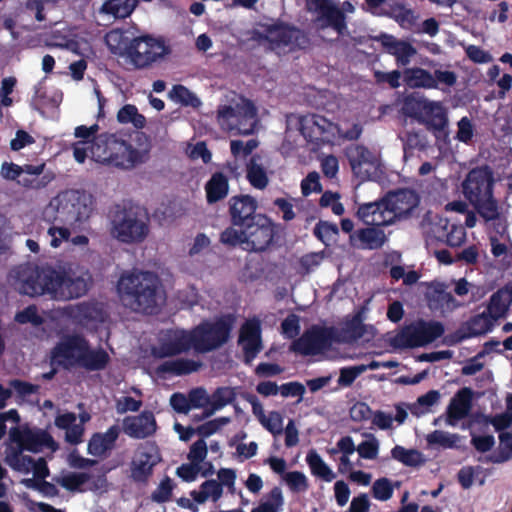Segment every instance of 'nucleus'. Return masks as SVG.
I'll use <instances>...</instances> for the list:
<instances>
[{"mask_svg": "<svg viewBox=\"0 0 512 512\" xmlns=\"http://www.w3.org/2000/svg\"><path fill=\"white\" fill-rule=\"evenodd\" d=\"M17 279L21 294L30 297L47 295L56 301L81 298L92 285L88 269L65 261L20 266Z\"/></svg>", "mask_w": 512, "mask_h": 512, "instance_id": "nucleus-1", "label": "nucleus"}, {"mask_svg": "<svg viewBox=\"0 0 512 512\" xmlns=\"http://www.w3.org/2000/svg\"><path fill=\"white\" fill-rule=\"evenodd\" d=\"M418 194L409 188L388 192L384 197L358 205L356 217L365 225L389 226L407 219L419 205Z\"/></svg>", "mask_w": 512, "mask_h": 512, "instance_id": "nucleus-2", "label": "nucleus"}, {"mask_svg": "<svg viewBox=\"0 0 512 512\" xmlns=\"http://www.w3.org/2000/svg\"><path fill=\"white\" fill-rule=\"evenodd\" d=\"M50 355L51 362L64 369L80 367L87 371H101L110 362V356L103 348H92L86 337L79 333L63 335Z\"/></svg>", "mask_w": 512, "mask_h": 512, "instance_id": "nucleus-3", "label": "nucleus"}, {"mask_svg": "<svg viewBox=\"0 0 512 512\" xmlns=\"http://www.w3.org/2000/svg\"><path fill=\"white\" fill-rule=\"evenodd\" d=\"M495 179L488 165L471 169L462 182L465 199L486 222L500 218V208L494 197Z\"/></svg>", "mask_w": 512, "mask_h": 512, "instance_id": "nucleus-4", "label": "nucleus"}, {"mask_svg": "<svg viewBox=\"0 0 512 512\" xmlns=\"http://www.w3.org/2000/svg\"><path fill=\"white\" fill-rule=\"evenodd\" d=\"M276 234L277 224L266 214H260L241 229L226 227L219 241L227 248L240 246L245 251L261 253L273 245Z\"/></svg>", "mask_w": 512, "mask_h": 512, "instance_id": "nucleus-5", "label": "nucleus"}, {"mask_svg": "<svg viewBox=\"0 0 512 512\" xmlns=\"http://www.w3.org/2000/svg\"><path fill=\"white\" fill-rule=\"evenodd\" d=\"M118 292L131 309L153 314L158 307L159 279L149 271L129 273L119 279Z\"/></svg>", "mask_w": 512, "mask_h": 512, "instance_id": "nucleus-6", "label": "nucleus"}, {"mask_svg": "<svg viewBox=\"0 0 512 512\" xmlns=\"http://www.w3.org/2000/svg\"><path fill=\"white\" fill-rule=\"evenodd\" d=\"M91 158L98 163L130 170L142 161L133 145L111 133H101L90 145Z\"/></svg>", "mask_w": 512, "mask_h": 512, "instance_id": "nucleus-7", "label": "nucleus"}, {"mask_svg": "<svg viewBox=\"0 0 512 512\" xmlns=\"http://www.w3.org/2000/svg\"><path fill=\"white\" fill-rule=\"evenodd\" d=\"M105 38L112 52L116 53L118 49L121 50L120 55L126 56L137 69L149 67L166 53L164 43L149 35L135 37L129 42L123 43V47H120L122 38L120 33L111 31Z\"/></svg>", "mask_w": 512, "mask_h": 512, "instance_id": "nucleus-8", "label": "nucleus"}, {"mask_svg": "<svg viewBox=\"0 0 512 512\" xmlns=\"http://www.w3.org/2000/svg\"><path fill=\"white\" fill-rule=\"evenodd\" d=\"M111 235L121 243L137 244L149 234V219L133 205L117 204L111 213Z\"/></svg>", "mask_w": 512, "mask_h": 512, "instance_id": "nucleus-9", "label": "nucleus"}, {"mask_svg": "<svg viewBox=\"0 0 512 512\" xmlns=\"http://www.w3.org/2000/svg\"><path fill=\"white\" fill-rule=\"evenodd\" d=\"M53 202L56 205L55 221L72 228H80L89 220L94 210L93 196L83 190H65Z\"/></svg>", "mask_w": 512, "mask_h": 512, "instance_id": "nucleus-10", "label": "nucleus"}, {"mask_svg": "<svg viewBox=\"0 0 512 512\" xmlns=\"http://www.w3.org/2000/svg\"><path fill=\"white\" fill-rule=\"evenodd\" d=\"M233 327L231 315L222 316L214 321L204 320L190 329L194 351L205 354L222 347L230 338Z\"/></svg>", "mask_w": 512, "mask_h": 512, "instance_id": "nucleus-11", "label": "nucleus"}, {"mask_svg": "<svg viewBox=\"0 0 512 512\" xmlns=\"http://www.w3.org/2000/svg\"><path fill=\"white\" fill-rule=\"evenodd\" d=\"M335 338L334 327L312 325L291 343L289 349L303 356H315L328 350Z\"/></svg>", "mask_w": 512, "mask_h": 512, "instance_id": "nucleus-12", "label": "nucleus"}, {"mask_svg": "<svg viewBox=\"0 0 512 512\" xmlns=\"http://www.w3.org/2000/svg\"><path fill=\"white\" fill-rule=\"evenodd\" d=\"M299 131L307 142L320 147L331 143L340 127L322 115L311 113L299 118Z\"/></svg>", "mask_w": 512, "mask_h": 512, "instance_id": "nucleus-13", "label": "nucleus"}, {"mask_svg": "<svg viewBox=\"0 0 512 512\" xmlns=\"http://www.w3.org/2000/svg\"><path fill=\"white\" fill-rule=\"evenodd\" d=\"M259 39L277 47H288L291 51L305 49L310 44V39L304 31L284 23L267 25L265 34H259Z\"/></svg>", "mask_w": 512, "mask_h": 512, "instance_id": "nucleus-14", "label": "nucleus"}, {"mask_svg": "<svg viewBox=\"0 0 512 512\" xmlns=\"http://www.w3.org/2000/svg\"><path fill=\"white\" fill-rule=\"evenodd\" d=\"M403 82L406 86L412 89H438L439 83L452 87L457 82V75L453 71L435 70L434 74L430 71L420 68L412 67L405 68L402 72Z\"/></svg>", "mask_w": 512, "mask_h": 512, "instance_id": "nucleus-15", "label": "nucleus"}, {"mask_svg": "<svg viewBox=\"0 0 512 512\" xmlns=\"http://www.w3.org/2000/svg\"><path fill=\"white\" fill-rule=\"evenodd\" d=\"M9 440L12 443H21L27 451L32 453H39L45 448L52 451L58 448L49 432L39 428H30L27 424L12 427L9 431Z\"/></svg>", "mask_w": 512, "mask_h": 512, "instance_id": "nucleus-16", "label": "nucleus"}, {"mask_svg": "<svg viewBox=\"0 0 512 512\" xmlns=\"http://www.w3.org/2000/svg\"><path fill=\"white\" fill-rule=\"evenodd\" d=\"M158 461L155 446L141 445L130 463V479L137 484L146 485Z\"/></svg>", "mask_w": 512, "mask_h": 512, "instance_id": "nucleus-17", "label": "nucleus"}, {"mask_svg": "<svg viewBox=\"0 0 512 512\" xmlns=\"http://www.w3.org/2000/svg\"><path fill=\"white\" fill-rule=\"evenodd\" d=\"M258 203L256 199L247 194L232 196L228 201V215L230 226L241 229L248 223L254 221L257 213Z\"/></svg>", "mask_w": 512, "mask_h": 512, "instance_id": "nucleus-18", "label": "nucleus"}, {"mask_svg": "<svg viewBox=\"0 0 512 512\" xmlns=\"http://www.w3.org/2000/svg\"><path fill=\"white\" fill-rule=\"evenodd\" d=\"M238 343L243 350L244 363L250 365L263 349L261 323L258 319L245 321L239 331Z\"/></svg>", "mask_w": 512, "mask_h": 512, "instance_id": "nucleus-19", "label": "nucleus"}, {"mask_svg": "<svg viewBox=\"0 0 512 512\" xmlns=\"http://www.w3.org/2000/svg\"><path fill=\"white\" fill-rule=\"evenodd\" d=\"M307 10L319 14V19L326 22V26L333 28L339 35L347 29L346 16L332 0H306Z\"/></svg>", "mask_w": 512, "mask_h": 512, "instance_id": "nucleus-20", "label": "nucleus"}, {"mask_svg": "<svg viewBox=\"0 0 512 512\" xmlns=\"http://www.w3.org/2000/svg\"><path fill=\"white\" fill-rule=\"evenodd\" d=\"M62 317L81 326L103 320V310L96 302L83 301L76 304H69L61 308Z\"/></svg>", "mask_w": 512, "mask_h": 512, "instance_id": "nucleus-21", "label": "nucleus"}, {"mask_svg": "<svg viewBox=\"0 0 512 512\" xmlns=\"http://www.w3.org/2000/svg\"><path fill=\"white\" fill-rule=\"evenodd\" d=\"M376 40L388 54L395 57L397 66H407L417 54L416 48L410 42L397 39L393 35L382 33Z\"/></svg>", "mask_w": 512, "mask_h": 512, "instance_id": "nucleus-22", "label": "nucleus"}, {"mask_svg": "<svg viewBox=\"0 0 512 512\" xmlns=\"http://www.w3.org/2000/svg\"><path fill=\"white\" fill-rule=\"evenodd\" d=\"M157 425L151 411H143L137 416H127L123 420V431L134 439H145L153 435Z\"/></svg>", "mask_w": 512, "mask_h": 512, "instance_id": "nucleus-23", "label": "nucleus"}, {"mask_svg": "<svg viewBox=\"0 0 512 512\" xmlns=\"http://www.w3.org/2000/svg\"><path fill=\"white\" fill-rule=\"evenodd\" d=\"M194 350L193 337L190 330H179L168 340L162 342L154 355L158 358H168Z\"/></svg>", "mask_w": 512, "mask_h": 512, "instance_id": "nucleus-24", "label": "nucleus"}, {"mask_svg": "<svg viewBox=\"0 0 512 512\" xmlns=\"http://www.w3.org/2000/svg\"><path fill=\"white\" fill-rule=\"evenodd\" d=\"M473 391L469 387L459 389L451 398L446 410V423L455 426L466 418L472 408Z\"/></svg>", "mask_w": 512, "mask_h": 512, "instance_id": "nucleus-25", "label": "nucleus"}, {"mask_svg": "<svg viewBox=\"0 0 512 512\" xmlns=\"http://www.w3.org/2000/svg\"><path fill=\"white\" fill-rule=\"evenodd\" d=\"M346 156L351 169L356 176L368 177L369 168L374 166V157L371 151L364 145H353L346 149Z\"/></svg>", "mask_w": 512, "mask_h": 512, "instance_id": "nucleus-26", "label": "nucleus"}, {"mask_svg": "<svg viewBox=\"0 0 512 512\" xmlns=\"http://www.w3.org/2000/svg\"><path fill=\"white\" fill-rule=\"evenodd\" d=\"M236 131L239 134L249 135L254 132L257 109L251 100L244 99L236 105Z\"/></svg>", "mask_w": 512, "mask_h": 512, "instance_id": "nucleus-27", "label": "nucleus"}, {"mask_svg": "<svg viewBox=\"0 0 512 512\" xmlns=\"http://www.w3.org/2000/svg\"><path fill=\"white\" fill-rule=\"evenodd\" d=\"M120 429L112 425L105 433H94L88 442V453L93 456H102L113 449L119 437Z\"/></svg>", "mask_w": 512, "mask_h": 512, "instance_id": "nucleus-28", "label": "nucleus"}, {"mask_svg": "<svg viewBox=\"0 0 512 512\" xmlns=\"http://www.w3.org/2000/svg\"><path fill=\"white\" fill-rule=\"evenodd\" d=\"M389 344L394 349H411L423 347L416 322L402 327L394 336L389 338Z\"/></svg>", "mask_w": 512, "mask_h": 512, "instance_id": "nucleus-29", "label": "nucleus"}, {"mask_svg": "<svg viewBox=\"0 0 512 512\" xmlns=\"http://www.w3.org/2000/svg\"><path fill=\"white\" fill-rule=\"evenodd\" d=\"M202 366L200 361L193 359L178 358L174 360L164 361L156 368L159 376L173 375L183 376L197 372Z\"/></svg>", "mask_w": 512, "mask_h": 512, "instance_id": "nucleus-30", "label": "nucleus"}, {"mask_svg": "<svg viewBox=\"0 0 512 512\" xmlns=\"http://www.w3.org/2000/svg\"><path fill=\"white\" fill-rule=\"evenodd\" d=\"M206 201L208 204H215L225 199L229 193V179L222 172H215L206 182Z\"/></svg>", "mask_w": 512, "mask_h": 512, "instance_id": "nucleus-31", "label": "nucleus"}, {"mask_svg": "<svg viewBox=\"0 0 512 512\" xmlns=\"http://www.w3.org/2000/svg\"><path fill=\"white\" fill-rule=\"evenodd\" d=\"M368 227L358 229L355 232L356 238L361 247L370 250H377L384 246L388 238L381 228L382 226L367 225Z\"/></svg>", "mask_w": 512, "mask_h": 512, "instance_id": "nucleus-32", "label": "nucleus"}, {"mask_svg": "<svg viewBox=\"0 0 512 512\" xmlns=\"http://www.w3.org/2000/svg\"><path fill=\"white\" fill-rule=\"evenodd\" d=\"M494 322L493 317L486 314L485 311L476 314L462 326L461 330L464 332L462 338H472L486 334L492 330Z\"/></svg>", "mask_w": 512, "mask_h": 512, "instance_id": "nucleus-33", "label": "nucleus"}, {"mask_svg": "<svg viewBox=\"0 0 512 512\" xmlns=\"http://www.w3.org/2000/svg\"><path fill=\"white\" fill-rule=\"evenodd\" d=\"M262 157L254 154L246 164V178L250 185L256 189L263 190L269 183L265 168L261 163Z\"/></svg>", "mask_w": 512, "mask_h": 512, "instance_id": "nucleus-34", "label": "nucleus"}, {"mask_svg": "<svg viewBox=\"0 0 512 512\" xmlns=\"http://www.w3.org/2000/svg\"><path fill=\"white\" fill-rule=\"evenodd\" d=\"M223 494V487L221 484L214 479L204 481L200 485V490H193L190 492V496L197 504L205 503L209 498L213 502L218 501Z\"/></svg>", "mask_w": 512, "mask_h": 512, "instance_id": "nucleus-35", "label": "nucleus"}, {"mask_svg": "<svg viewBox=\"0 0 512 512\" xmlns=\"http://www.w3.org/2000/svg\"><path fill=\"white\" fill-rule=\"evenodd\" d=\"M137 4L138 0H105L100 11L114 18L124 19L132 14Z\"/></svg>", "mask_w": 512, "mask_h": 512, "instance_id": "nucleus-36", "label": "nucleus"}, {"mask_svg": "<svg viewBox=\"0 0 512 512\" xmlns=\"http://www.w3.org/2000/svg\"><path fill=\"white\" fill-rule=\"evenodd\" d=\"M92 479V475L87 472H69L61 477H55L54 481L61 487L70 492H84L83 485Z\"/></svg>", "mask_w": 512, "mask_h": 512, "instance_id": "nucleus-37", "label": "nucleus"}, {"mask_svg": "<svg viewBox=\"0 0 512 512\" xmlns=\"http://www.w3.org/2000/svg\"><path fill=\"white\" fill-rule=\"evenodd\" d=\"M210 410H206L205 416H211L215 411H218L228 404H231L236 399V392L232 387H218L209 397Z\"/></svg>", "mask_w": 512, "mask_h": 512, "instance_id": "nucleus-38", "label": "nucleus"}, {"mask_svg": "<svg viewBox=\"0 0 512 512\" xmlns=\"http://www.w3.org/2000/svg\"><path fill=\"white\" fill-rule=\"evenodd\" d=\"M306 462L311 473L326 482H331L335 478V474L331 468L324 462L321 456L315 451L310 450L306 456Z\"/></svg>", "mask_w": 512, "mask_h": 512, "instance_id": "nucleus-39", "label": "nucleus"}, {"mask_svg": "<svg viewBox=\"0 0 512 512\" xmlns=\"http://www.w3.org/2000/svg\"><path fill=\"white\" fill-rule=\"evenodd\" d=\"M416 324L423 346L440 338L445 331L443 324L438 321H425L420 319L416 321Z\"/></svg>", "mask_w": 512, "mask_h": 512, "instance_id": "nucleus-40", "label": "nucleus"}, {"mask_svg": "<svg viewBox=\"0 0 512 512\" xmlns=\"http://www.w3.org/2000/svg\"><path fill=\"white\" fill-rule=\"evenodd\" d=\"M499 441L498 450L488 456V462L500 464L512 459V433L500 432Z\"/></svg>", "mask_w": 512, "mask_h": 512, "instance_id": "nucleus-41", "label": "nucleus"}, {"mask_svg": "<svg viewBox=\"0 0 512 512\" xmlns=\"http://www.w3.org/2000/svg\"><path fill=\"white\" fill-rule=\"evenodd\" d=\"M391 457L409 467H417L423 463L420 451L416 449H406L400 445H396L392 448Z\"/></svg>", "mask_w": 512, "mask_h": 512, "instance_id": "nucleus-42", "label": "nucleus"}, {"mask_svg": "<svg viewBox=\"0 0 512 512\" xmlns=\"http://www.w3.org/2000/svg\"><path fill=\"white\" fill-rule=\"evenodd\" d=\"M425 121L427 125L432 127L437 131H442L448 124V119L445 111L441 107V105L437 102H432L428 105V109L426 111Z\"/></svg>", "mask_w": 512, "mask_h": 512, "instance_id": "nucleus-43", "label": "nucleus"}, {"mask_svg": "<svg viewBox=\"0 0 512 512\" xmlns=\"http://www.w3.org/2000/svg\"><path fill=\"white\" fill-rule=\"evenodd\" d=\"M431 101L414 95L405 97L402 105V111L405 115L412 118H419L422 114H426L428 105Z\"/></svg>", "mask_w": 512, "mask_h": 512, "instance_id": "nucleus-44", "label": "nucleus"}, {"mask_svg": "<svg viewBox=\"0 0 512 512\" xmlns=\"http://www.w3.org/2000/svg\"><path fill=\"white\" fill-rule=\"evenodd\" d=\"M170 97L173 101L181 104L182 106L198 108L201 105L199 98L187 87L181 84L173 86L170 92Z\"/></svg>", "mask_w": 512, "mask_h": 512, "instance_id": "nucleus-45", "label": "nucleus"}, {"mask_svg": "<svg viewBox=\"0 0 512 512\" xmlns=\"http://www.w3.org/2000/svg\"><path fill=\"white\" fill-rule=\"evenodd\" d=\"M117 120L122 124L132 123L138 129L143 128L146 123L145 117L132 104H126L118 111Z\"/></svg>", "mask_w": 512, "mask_h": 512, "instance_id": "nucleus-46", "label": "nucleus"}, {"mask_svg": "<svg viewBox=\"0 0 512 512\" xmlns=\"http://www.w3.org/2000/svg\"><path fill=\"white\" fill-rule=\"evenodd\" d=\"M443 230H445V233H443L442 237H445L444 241L448 246L458 247L465 241L466 231L463 226L451 224L446 220Z\"/></svg>", "mask_w": 512, "mask_h": 512, "instance_id": "nucleus-47", "label": "nucleus"}, {"mask_svg": "<svg viewBox=\"0 0 512 512\" xmlns=\"http://www.w3.org/2000/svg\"><path fill=\"white\" fill-rule=\"evenodd\" d=\"M426 440L429 445H438L445 449H451L457 447L459 436L442 430H435L427 435Z\"/></svg>", "mask_w": 512, "mask_h": 512, "instance_id": "nucleus-48", "label": "nucleus"}, {"mask_svg": "<svg viewBox=\"0 0 512 512\" xmlns=\"http://www.w3.org/2000/svg\"><path fill=\"white\" fill-rule=\"evenodd\" d=\"M509 301L504 299L501 291H497L490 297L487 308L484 310L486 314L491 315L493 320L496 321L502 317L508 309Z\"/></svg>", "mask_w": 512, "mask_h": 512, "instance_id": "nucleus-49", "label": "nucleus"}, {"mask_svg": "<svg viewBox=\"0 0 512 512\" xmlns=\"http://www.w3.org/2000/svg\"><path fill=\"white\" fill-rule=\"evenodd\" d=\"M284 499L279 487H274L269 493V500L260 503L252 512H279L283 506Z\"/></svg>", "mask_w": 512, "mask_h": 512, "instance_id": "nucleus-50", "label": "nucleus"}, {"mask_svg": "<svg viewBox=\"0 0 512 512\" xmlns=\"http://www.w3.org/2000/svg\"><path fill=\"white\" fill-rule=\"evenodd\" d=\"M313 234L318 240L327 245L332 238L339 234V229L336 224L319 221L313 229Z\"/></svg>", "mask_w": 512, "mask_h": 512, "instance_id": "nucleus-51", "label": "nucleus"}, {"mask_svg": "<svg viewBox=\"0 0 512 512\" xmlns=\"http://www.w3.org/2000/svg\"><path fill=\"white\" fill-rule=\"evenodd\" d=\"M427 298L430 302H436L437 306L449 305L454 301L453 295L450 292H447L444 285L440 283L435 285L432 284L430 286V289L427 292Z\"/></svg>", "mask_w": 512, "mask_h": 512, "instance_id": "nucleus-52", "label": "nucleus"}, {"mask_svg": "<svg viewBox=\"0 0 512 512\" xmlns=\"http://www.w3.org/2000/svg\"><path fill=\"white\" fill-rule=\"evenodd\" d=\"M372 496L379 501H387L393 496V486L388 478H379L372 485Z\"/></svg>", "mask_w": 512, "mask_h": 512, "instance_id": "nucleus-53", "label": "nucleus"}, {"mask_svg": "<svg viewBox=\"0 0 512 512\" xmlns=\"http://www.w3.org/2000/svg\"><path fill=\"white\" fill-rule=\"evenodd\" d=\"M174 485L169 476H165L158 487L152 492L151 500L156 503H165L170 500L172 496Z\"/></svg>", "mask_w": 512, "mask_h": 512, "instance_id": "nucleus-54", "label": "nucleus"}, {"mask_svg": "<svg viewBox=\"0 0 512 512\" xmlns=\"http://www.w3.org/2000/svg\"><path fill=\"white\" fill-rule=\"evenodd\" d=\"M366 371L364 364L342 367L338 378V385L341 387H350L359 375Z\"/></svg>", "mask_w": 512, "mask_h": 512, "instance_id": "nucleus-55", "label": "nucleus"}, {"mask_svg": "<svg viewBox=\"0 0 512 512\" xmlns=\"http://www.w3.org/2000/svg\"><path fill=\"white\" fill-rule=\"evenodd\" d=\"M373 77L376 84H388L390 88L397 89L401 85L400 79L403 77V74L399 70H393L390 72L374 70Z\"/></svg>", "mask_w": 512, "mask_h": 512, "instance_id": "nucleus-56", "label": "nucleus"}, {"mask_svg": "<svg viewBox=\"0 0 512 512\" xmlns=\"http://www.w3.org/2000/svg\"><path fill=\"white\" fill-rule=\"evenodd\" d=\"M15 320L19 324L30 323L36 327L42 325L44 322L43 317L39 315L35 305H29L22 311H19L15 316Z\"/></svg>", "mask_w": 512, "mask_h": 512, "instance_id": "nucleus-57", "label": "nucleus"}, {"mask_svg": "<svg viewBox=\"0 0 512 512\" xmlns=\"http://www.w3.org/2000/svg\"><path fill=\"white\" fill-rule=\"evenodd\" d=\"M285 481L293 492H303L309 487L306 476L300 471L286 473Z\"/></svg>", "mask_w": 512, "mask_h": 512, "instance_id": "nucleus-58", "label": "nucleus"}, {"mask_svg": "<svg viewBox=\"0 0 512 512\" xmlns=\"http://www.w3.org/2000/svg\"><path fill=\"white\" fill-rule=\"evenodd\" d=\"M236 112V106H220L217 111V120L222 125L227 124L230 130H236Z\"/></svg>", "mask_w": 512, "mask_h": 512, "instance_id": "nucleus-59", "label": "nucleus"}, {"mask_svg": "<svg viewBox=\"0 0 512 512\" xmlns=\"http://www.w3.org/2000/svg\"><path fill=\"white\" fill-rule=\"evenodd\" d=\"M357 452L363 459H375L379 452L378 440L372 436L370 440L362 441L357 447Z\"/></svg>", "mask_w": 512, "mask_h": 512, "instance_id": "nucleus-60", "label": "nucleus"}, {"mask_svg": "<svg viewBox=\"0 0 512 512\" xmlns=\"http://www.w3.org/2000/svg\"><path fill=\"white\" fill-rule=\"evenodd\" d=\"M457 126L458 130L456 133V139L465 144L471 142L474 136V126L472 121L465 116L458 121Z\"/></svg>", "mask_w": 512, "mask_h": 512, "instance_id": "nucleus-61", "label": "nucleus"}, {"mask_svg": "<svg viewBox=\"0 0 512 512\" xmlns=\"http://www.w3.org/2000/svg\"><path fill=\"white\" fill-rule=\"evenodd\" d=\"M261 425L273 435L283 432V417L278 411H271Z\"/></svg>", "mask_w": 512, "mask_h": 512, "instance_id": "nucleus-62", "label": "nucleus"}, {"mask_svg": "<svg viewBox=\"0 0 512 512\" xmlns=\"http://www.w3.org/2000/svg\"><path fill=\"white\" fill-rule=\"evenodd\" d=\"M24 451L27 450L21 443H13L11 445H8L5 449L4 462L10 468H16L15 466H18V460L24 455Z\"/></svg>", "mask_w": 512, "mask_h": 512, "instance_id": "nucleus-63", "label": "nucleus"}, {"mask_svg": "<svg viewBox=\"0 0 512 512\" xmlns=\"http://www.w3.org/2000/svg\"><path fill=\"white\" fill-rule=\"evenodd\" d=\"M70 230L66 227H57L52 225L48 228L47 237L49 239V244L57 248L61 245L64 240H68L70 237Z\"/></svg>", "mask_w": 512, "mask_h": 512, "instance_id": "nucleus-64", "label": "nucleus"}]
</instances>
